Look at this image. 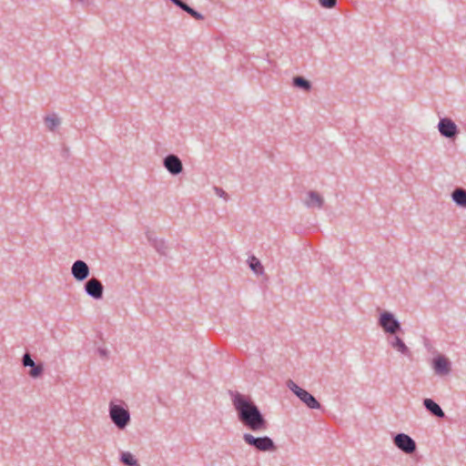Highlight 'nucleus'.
Here are the masks:
<instances>
[{
    "instance_id": "obj_20",
    "label": "nucleus",
    "mask_w": 466,
    "mask_h": 466,
    "mask_svg": "<svg viewBox=\"0 0 466 466\" xmlns=\"http://www.w3.org/2000/svg\"><path fill=\"white\" fill-rule=\"evenodd\" d=\"M293 84L295 86L309 91L311 87L309 81L302 76H296L293 78Z\"/></svg>"
},
{
    "instance_id": "obj_21",
    "label": "nucleus",
    "mask_w": 466,
    "mask_h": 466,
    "mask_svg": "<svg viewBox=\"0 0 466 466\" xmlns=\"http://www.w3.org/2000/svg\"><path fill=\"white\" fill-rule=\"evenodd\" d=\"M121 461L127 466H138L137 461L130 452L127 451L121 453Z\"/></svg>"
},
{
    "instance_id": "obj_13",
    "label": "nucleus",
    "mask_w": 466,
    "mask_h": 466,
    "mask_svg": "<svg viewBox=\"0 0 466 466\" xmlns=\"http://www.w3.org/2000/svg\"><path fill=\"white\" fill-rule=\"evenodd\" d=\"M174 5L181 8L183 11L187 12L189 15H191L194 19L202 21L204 20V15L200 13L197 12L193 8H191L187 4L183 2L182 0H170Z\"/></svg>"
},
{
    "instance_id": "obj_7",
    "label": "nucleus",
    "mask_w": 466,
    "mask_h": 466,
    "mask_svg": "<svg viewBox=\"0 0 466 466\" xmlns=\"http://www.w3.org/2000/svg\"><path fill=\"white\" fill-rule=\"evenodd\" d=\"M22 364L24 367H30V370L28 371V375L36 379L43 375L44 373V366L42 363L35 364L32 360L29 352H25L22 358Z\"/></svg>"
},
{
    "instance_id": "obj_24",
    "label": "nucleus",
    "mask_w": 466,
    "mask_h": 466,
    "mask_svg": "<svg viewBox=\"0 0 466 466\" xmlns=\"http://www.w3.org/2000/svg\"><path fill=\"white\" fill-rule=\"evenodd\" d=\"M321 6L325 8H332L336 5L337 0H319Z\"/></svg>"
},
{
    "instance_id": "obj_5",
    "label": "nucleus",
    "mask_w": 466,
    "mask_h": 466,
    "mask_svg": "<svg viewBox=\"0 0 466 466\" xmlns=\"http://www.w3.org/2000/svg\"><path fill=\"white\" fill-rule=\"evenodd\" d=\"M394 445L407 454H411L416 451V442L412 438L405 433H398L393 438Z\"/></svg>"
},
{
    "instance_id": "obj_10",
    "label": "nucleus",
    "mask_w": 466,
    "mask_h": 466,
    "mask_svg": "<svg viewBox=\"0 0 466 466\" xmlns=\"http://www.w3.org/2000/svg\"><path fill=\"white\" fill-rule=\"evenodd\" d=\"M71 273L76 280L82 281L89 276V267L83 260H76L72 265Z\"/></svg>"
},
{
    "instance_id": "obj_26",
    "label": "nucleus",
    "mask_w": 466,
    "mask_h": 466,
    "mask_svg": "<svg viewBox=\"0 0 466 466\" xmlns=\"http://www.w3.org/2000/svg\"><path fill=\"white\" fill-rule=\"evenodd\" d=\"M79 3L83 4V5H88L89 4V0H77Z\"/></svg>"
},
{
    "instance_id": "obj_6",
    "label": "nucleus",
    "mask_w": 466,
    "mask_h": 466,
    "mask_svg": "<svg viewBox=\"0 0 466 466\" xmlns=\"http://www.w3.org/2000/svg\"><path fill=\"white\" fill-rule=\"evenodd\" d=\"M85 291L95 299H101L104 294V286L96 278H91L85 283Z\"/></svg>"
},
{
    "instance_id": "obj_15",
    "label": "nucleus",
    "mask_w": 466,
    "mask_h": 466,
    "mask_svg": "<svg viewBox=\"0 0 466 466\" xmlns=\"http://www.w3.org/2000/svg\"><path fill=\"white\" fill-rule=\"evenodd\" d=\"M301 401H303L309 409H319L320 403L316 400V398L308 392L306 390L300 392L298 397Z\"/></svg>"
},
{
    "instance_id": "obj_4",
    "label": "nucleus",
    "mask_w": 466,
    "mask_h": 466,
    "mask_svg": "<svg viewBox=\"0 0 466 466\" xmlns=\"http://www.w3.org/2000/svg\"><path fill=\"white\" fill-rule=\"evenodd\" d=\"M379 325L385 332L390 334H396L400 330V322L394 318V315L389 311H383L380 313Z\"/></svg>"
},
{
    "instance_id": "obj_2",
    "label": "nucleus",
    "mask_w": 466,
    "mask_h": 466,
    "mask_svg": "<svg viewBox=\"0 0 466 466\" xmlns=\"http://www.w3.org/2000/svg\"><path fill=\"white\" fill-rule=\"evenodd\" d=\"M109 416L114 424L119 429L124 430L130 422V414L127 409L119 404L110 402Z\"/></svg>"
},
{
    "instance_id": "obj_12",
    "label": "nucleus",
    "mask_w": 466,
    "mask_h": 466,
    "mask_svg": "<svg viewBox=\"0 0 466 466\" xmlns=\"http://www.w3.org/2000/svg\"><path fill=\"white\" fill-rule=\"evenodd\" d=\"M304 203L308 208H320L324 204V198L319 192L310 190L308 192V198L304 201Z\"/></svg>"
},
{
    "instance_id": "obj_17",
    "label": "nucleus",
    "mask_w": 466,
    "mask_h": 466,
    "mask_svg": "<svg viewBox=\"0 0 466 466\" xmlns=\"http://www.w3.org/2000/svg\"><path fill=\"white\" fill-rule=\"evenodd\" d=\"M390 343L392 348H394L395 350H397L403 355H405V356L410 355V351L409 348L405 345V343L403 342V340L400 338L395 336L394 338H392V339L390 341Z\"/></svg>"
},
{
    "instance_id": "obj_23",
    "label": "nucleus",
    "mask_w": 466,
    "mask_h": 466,
    "mask_svg": "<svg viewBox=\"0 0 466 466\" xmlns=\"http://www.w3.org/2000/svg\"><path fill=\"white\" fill-rule=\"evenodd\" d=\"M154 246H155L156 249L157 250V252H159L162 255L166 254L167 246H166L164 240L156 241Z\"/></svg>"
},
{
    "instance_id": "obj_14",
    "label": "nucleus",
    "mask_w": 466,
    "mask_h": 466,
    "mask_svg": "<svg viewBox=\"0 0 466 466\" xmlns=\"http://www.w3.org/2000/svg\"><path fill=\"white\" fill-rule=\"evenodd\" d=\"M423 405L426 410L437 418H444L445 414L439 404H437L431 399H425Z\"/></svg>"
},
{
    "instance_id": "obj_8",
    "label": "nucleus",
    "mask_w": 466,
    "mask_h": 466,
    "mask_svg": "<svg viewBox=\"0 0 466 466\" xmlns=\"http://www.w3.org/2000/svg\"><path fill=\"white\" fill-rule=\"evenodd\" d=\"M439 131L441 136L453 138L459 133L458 127L455 123L450 118H441L438 125Z\"/></svg>"
},
{
    "instance_id": "obj_19",
    "label": "nucleus",
    "mask_w": 466,
    "mask_h": 466,
    "mask_svg": "<svg viewBox=\"0 0 466 466\" xmlns=\"http://www.w3.org/2000/svg\"><path fill=\"white\" fill-rule=\"evenodd\" d=\"M248 265L256 274H262L264 271L261 262L255 256L250 257Z\"/></svg>"
},
{
    "instance_id": "obj_25",
    "label": "nucleus",
    "mask_w": 466,
    "mask_h": 466,
    "mask_svg": "<svg viewBox=\"0 0 466 466\" xmlns=\"http://www.w3.org/2000/svg\"><path fill=\"white\" fill-rule=\"evenodd\" d=\"M214 190H215V193L217 196L220 197V198H223L224 199L228 200V193L223 190L221 187H214Z\"/></svg>"
},
{
    "instance_id": "obj_16",
    "label": "nucleus",
    "mask_w": 466,
    "mask_h": 466,
    "mask_svg": "<svg viewBox=\"0 0 466 466\" xmlns=\"http://www.w3.org/2000/svg\"><path fill=\"white\" fill-rule=\"evenodd\" d=\"M452 200L462 208H466V189L457 187L451 193Z\"/></svg>"
},
{
    "instance_id": "obj_1",
    "label": "nucleus",
    "mask_w": 466,
    "mask_h": 466,
    "mask_svg": "<svg viewBox=\"0 0 466 466\" xmlns=\"http://www.w3.org/2000/svg\"><path fill=\"white\" fill-rule=\"evenodd\" d=\"M232 404L238 413L239 421L253 431H266L268 421L260 412L258 407L248 395L238 391L229 392Z\"/></svg>"
},
{
    "instance_id": "obj_18",
    "label": "nucleus",
    "mask_w": 466,
    "mask_h": 466,
    "mask_svg": "<svg viewBox=\"0 0 466 466\" xmlns=\"http://www.w3.org/2000/svg\"><path fill=\"white\" fill-rule=\"evenodd\" d=\"M46 127L50 130L54 131L56 127L60 125V119L56 114H49L44 119Z\"/></svg>"
},
{
    "instance_id": "obj_9",
    "label": "nucleus",
    "mask_w": 466,
    "mask_h": 466,
    "mask_svg": "<svg viewBox=\"0 0 466 466\" xmlns=\"http://www.w3.org/2000/svg\"><path fill=\"white\" fill-rule=\"evenodd\" d=\"M163 165L167 171L174 176L178 175L183 170V164L181 160L177 156L173 154H170L164 158Z\"/></svg>"
},
{
    "instance_id": "obj_3",
    "label": "nucleus",
    "mask_w": 466,
    "mask_h": 466,
    "mask_svg": "<svg viewBox=\"0 0 466 466\" xmlns=\"http://www.w3.org/2000/svg\"><path fill=\"white\" fill-rule=\"evenodd\" d=\"M243 440L247 444L254 447L259 451H275L277 450V446L274 441L268 436L257 438L250 433H245L243 435Z\"/></svg>"
},
{
    "instance_id": "obj_11",
    "label": "nucleus",
    "mask_w": 466,
    "mask_h": 466,
    "mask_svg": "<svg viewBox=\"0 0 466 466\" xmlns=\"http://www.w3.org/2000/svg\"><path fill=\"white\" fill-rule=\"evenodd\" d=\"M433 369L438 375H447L451 371V362L446 357L440 355L433 359Z\"/></svg>"
},
{
    "instance_id": "obj_22",
    "label": "nucleus",
    "mask_w": 466,
    "mask_h": 466,
    "mask_svg": "<svg viewBox=\"0 0 466 466\" xmlns=\"http://www.w3.org/2000/svg\"><path fill=\"white\" fill-rule=\"evenodd\" d=\"M287 387L294 393L297 397L299 396L300 392L304 391V389L299 388L293 380H289L287 381Z\"/></svg>"
}]
</instances>
